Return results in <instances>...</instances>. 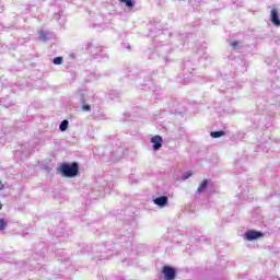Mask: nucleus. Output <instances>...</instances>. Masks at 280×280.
<instances>
[{"label": "nucleus", "mask_w": 280, "mask_h": 280, "mask_svg": "<svg viewBox=\"0 0 280 280\" xmlns=\"http://www.w3.org/2000/svg\"><path fill=\"white\" fill-rule=\"evenodd\" d=\"M58 172H60L61 176H65V178H75L80 172V165H78L77 162L72 164L63 163L58 167Z\"/></svg>", "instance_id": "nucleus-1"}, {"label": "nucleus", "mask_w": 280, "mask_h": 280, "mask_svg": "<svg viewBox=\"0 0 280 280\" xmlns=\"http://www.w3.org/2000/svg\"><path fill=\"white\" fill-rule=\"evenodd\" d=\"M262 236H264L262 232L256 231V230H249L245 232L244 240H246L247 242H254V240H259Z\"/></svg>", "instance_id": "nucleus-2"}, {"label": "nucleus", "mask_w": 280, "mask_h": 280, "mask_svg": "<svg viewBox=\"0 0 280 280\" xmlns=\"http://www.w3.org/2000/svg\"><path fill=\"white\" fill-rule=\"evenodd\" d=\"M162 273L164 276V280H174L176 279V269L171 266H164L162 269Z\"/></svg>", "instance_id": "nucleus-3"}, {"label": "nucleus", "mask_w": 280, "mask_h": 280, "mask_svg": "<svg viewBox=\"0 0 280 280\" xmlns=\"http://www.w3.org/2000/svg\"><path fill=\"white\" fill-rule=\"evenodd\" d=\"M153 203L160 209H165V207H170V198L167 196H160L153 199Z\"/></svg>", "instance_id": "nucleus-4"}, {"label": "nucleus", "mask_w": 280, "mask_h": 280, "mask_svg": "<svg viewBox=\"0 0 280 280\" xmlns=\"http://www.w3.org/2000/svg\"><path fill=\"white\" fill-rule=\"evenodd\" d=\"M151 143H153L154 152H159L163 148V138L161 136H154L151 138Z\"/></svg>", "instance_id": "nucleus-5"}, {"label": "nucleus", "mask_w": 280, "mask_h": 280, "mask_svg": "<svg viewBox=\"0 0 280 280\" xmlns=\"http://www.w3.org/2000/svg\"><path fill=\"white\" fill-rule=\"evenodd\" d=\"M270 21H271L272 25H275L276 27L280 26L279 12L277 11V9L271 10Z\"/></svg>", "instance_id": "nucleus-6"}, {"label": "nucleus", "mask_w": 280, "mask_h": 280, "mask_svg": "<svg viewBox=\"0 0 280 280\" xmlns=\"http://www.w3.org/2000/svg\"><path fill=\"white\" fill-rule=\"evenodd\" d=\"M209 187V179H205L198 187L197 194H202L203 191H207V188Z\"/></svg>", "instance_id": "nucleus-7"}, {"label": "nucleus", "mask_w": 280, "mask_h": 280, "mask_svg": "<svg viewBox=\"0 0 280 280\" xmlns=\"http://www.w3.org/2000/svg\"><path fill=\"white\" fill-rule=\"evenodd\" d=\"M67 128H69V120L65 119L60 122L59 130L66 132Z\"/></svg>", "instance_id": "nucleus-8"}, {"label": "nucleus", "mask_w": 280, "mask_h": 280, "mask_svg": "<svg viewBox=\"0 0 280 280\" xmlns=\"http://www.w3.org/2000/svg\"><path fill=\"white\" fill-rule=\"evenodd\" d=\"M210 137L212 139H220V137H224V131H211Z\"/></svg>", "instance_id": "nucleus-9"}, {"label": "nucleus", "mask_w": 280, "mask_h": 280, "mask_svg": "<svg viewBox=\"0 0 280 280\" xmlns=\"http://www.w3.org/2000/svg\"><path fill=\"white\" fill-rule=\"evenodd\" d=\"M82 103V110H84V113H89V110H91V105L86 104V100L82 98L81 100Z\"/></svg>", "instance_id": "nucleus-10"}, {"label": "nucleus", "mask_w": 280, "mask_h": 280, "mask_svg": "<svg viewBox=\"0 0 280 280\" xmlns=\"http://www.w3.org/2000/svg\"><path fill=\"white\" fill-rule=\"evenodd\" d=\"M39 40H49V33L45 32V31H40L39 32Z\"/></svg>", "instance_id": "nucleus-11"}, {"label": "nucleus", "mask_w": 280, "mask_h": 280, "mask_svg": "<svg viewBox=\"0 0 280 280\" xmlns=\"http://www.w3.org/2000/svg\"><path fill=\"white\" fill-rule=\"evenodd\" d=\"M121 3H125L127 8H135V1L132 0H119Z\"/></svg>", "instance_id": "nucleus-12"}, {"label": "nucleus", "mask_w": 280, "mask_h": 280, "mask_svg": "<svg viewBox=\"0 0 280 280\" xmlns=\"http://www.w3.org/2000/svg\"><path fill=\"white\" fill-rule=\"evenodd\" d=\"M189 67H191L190 61H187V62L184 63L185 73H191V71H194V68L189 69Z\"/></svg>", "instance_id": "nucleus-13"}, {"label": "nucleus", "mask_w": 280, "mask_h": 280, "mask_svg": "<svg viewBox=\"0 0 280 280\" xmlns=\"http://www.w3.org/2000/svg\"><path fill=\"white\" fill-rule=\"evenodd\" d=\"M5 219H0V231H4L7 226Z\"/></svg>", "instance_id": "nucleus-14"}, {"label": "nucleus", "mask_w": 280, "mask_h": 280, "mask_svg": "<svg viewBox=\"0 0 280 280\" xmlns=\"http://www.w3.org/2000/svg\"><path fill=\"white\" fill-rule=\"evenodd\" d=\"M187 178H191V173L190 172H185L182 175V180H187Z\"/></svg>", "instance_id": "nucleus-15"}, {"label": "nucleus", "mask_w": 280, "mask_h": 280, "mask_svg": "<svg viewBox=\"0 0 280 280\" xmlns=\"http://www.w3.org/2000/svg\"><path fill=\"white\" fill-rule=\"evenodd\" d=\"M54 65H62V57H56L52 60Z\"/></svg>", "instance_id": "nucleus-16"}, {"label": "nucleus", "mask_w": 280, "mask_h": 280, "mask_svg": "<svg viewBox=\"0 0 280 280\" xmlns=\"http://www.w3.org/2000/svg\"><path fill=\"white\" fill-rule=\"evenodd\" d=\"M230 45H231L232 49H237V47L240 46V43L231 42Z\"/></svg>", "instance_id": "nucleus-17"}, {"label": "nucleus", "mask_w": 280, "mask_h": 280, "mask_svg": "<svg viewBox=\"0 0 280 280\" xmlns=\"http://www.w3.org/2000/svg\"><path fill=\"white\" fill-rule=\"evenodd\" d=\"M104 191H105L106 194H110V191L108 190V188H104Z\"/></svg>", "instance_id": "nucleus-18"}, {"label": "nucleus", "mask_w": 280, "mask_h": 280, "mask_svg": "<svg viewBox=\"0 0 280 280\" xmlns=\"http://www.w3.org/2000/svg\"><path fill=\"white\" fill-rule=\"evenodd\" d=\"M3 209V205L0 202V211Z\"/></svg>", "instance_id": "nucleus-19"}, {"label": "nucleus", "mask_w": 280, "mask_h": 280, "mask_svg": "<svg viewBox=\"0 0 280 280\" xmlns=\"http://www.w3.org/2000/svg\"><path fill=\"white\" fill-rule=\"evenodd\" d=\"M110 187H113V184H108V189H110Z\"/></svg>", "instance_id": "nucleus-20"}, {"label": "nucleus", "mask_w": 280, "mask_h": 280, "mask_svg": "<svg viewBox=\"0 0 280 280\" xmlns=\"http://www.w3.org/2000/svg\"><path fill=\"white\" fill-rule=\"evenodd\" d=\"M118 159H121V156H118V158L116 159V161H117Z\"/></svg>", "instance_id": "nucleus-21"}]
</instances>
